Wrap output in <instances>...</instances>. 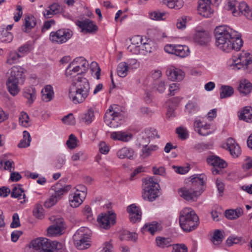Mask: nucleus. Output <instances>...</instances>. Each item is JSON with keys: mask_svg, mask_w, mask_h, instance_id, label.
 I'll list each match as a JSON object with an SVG mask.
<instances>
[{"mask_svg": "<svg viewBox=\"0 0 252 252\" xmlns=\"http://www.w3.org/2000/svg\"><path fill=\"white\" fill-rule=\"evenodd\" d=\"M206 161L207 163L212 166L213 167L224 168L227 166V163L224 160L215 155L209 156L207 158Z\"/></svg>", "mask_w": 252, "mask_h": 252, "instance_id": "nucleus-22", "label": "nucleus"}, {"mask_svg": "<svg viewBox=\"0 0 252 252\" xmlns=\"http://www.w3.org/2000/svg\"><path fill=\"white\" fill-rule=\"evenodd\" d=\"M172 168L174 169L175 172L180 174H185L189 172V166L183 167L173 165Z\"/></svg>", "mask_w": 252, "mask_h": 252, "instance_id": "nucleus-60", "label": "nucleus"}, {"mask_svg": "<svg viewBox=\"0 0 252 252\" xmlns=\"http://www.w3.org/2000/svg\"><path fill=\"white\" fill-rule=\"evenodd\" d=\"M24 69L19 66H14L10 70V74L7 82L6 86L10 94L13 96L19 92L18 86L19 79H22L24 73Z\"/></svg>", "mask_w": 252, "mask_h": 252, "instance_id": "nucleus-5", "label": "nucleus"}, {"mask_svg": "<svg viewBox=\"0 0 252 252\" xmlns=\"http://www.w3.org/2000/svg\"><path fill=\"white\" fill-rule=\"evenodd\" d=\"M199 223V218L192 209L186 208L180 212L179 224L184 231L190 232L195 230Z\"/></svg>", "mask_w": 252, "mask_h": 252, "instance_id": "nucleus-3", "label": "nucleus"}, {"mask_svg": "<svg viewBox=\"0 0 252 252\" xmlns=\"http://www.w3.org/2000/svg\"><path fill=\"white\" fill-rule=\"evenodd\" d=\"M161 229L160 224L157 222L154 221L150 223H146L141 229L143 233L149 232L151 234L154 235V233Z\"/></svg>", "mask_w": 252, "mask_h": 252, "instance_id": "nucleus-27", "label": "nucleus"}, {"mask_svg": "<svg viewBox=\"0 0 252 252\" xmlns=\"http://www.w3.org/2000/svg\"><path fill=\"white\" fill-rule=\"evenodd\" d=\"M133 154L134 152L132 149H128L126 147H124L118 151L117 152V156L121 159L125 158L132 159Z\"/></svg>", "mask_w": 252, "mask_h": 252, "instance_id": "nucleus-31", "label": "nucleus"}, {"mask_svg": "<svg viewBox=\"0 0 252 252\" xmlns=\"http://www.w3.org/2000/svg\"><path fill=\"white\" fill-rule=\"evenodd\" d=\"M23 139L19 143L18 146L20 148H27L30 145L32 140L30 134L26 130L23 131Z\"/></svg>", "mask_w": 252, "mask_h": 252, "instance_id": "nucleus-35", "label": "nucleus"}, {"mask_svg": "<svg viewBox=\"0 0 252 252\" xmlns=\"http://www.w3.org/2000/svg\"><path fill=\"white\" fill-rule=\"evenodd\" d=\"M116 214L112 211L101 213L97 217V220L100 227L108 229L116 223Z\"/></svg>", "mask_w": 252, "mask_h": 252, "instance_id": "nucleus-13", "label": "nucleus"}, {"mask_svg": "<svg viewBox=\"0 0 252 252\" xmlns=\"http://www.w3.org/2000/svg\"><path fill=\"white\" fill-rule=\"evenodd\" d=\"M234 69L243 68L248 72L252 71V56L249 53L241 54L237 60L234 61Z\"/></svg>", "mask_w": 252, "mask_h": 252, "instance_id": "nucleus-10", "label": "nucleus"}, {"mask_svg": "<svg viewBox=\"0 0 252 252\" xmlns=\"http://www.w3.org/2000/svg\"><path fill=\"white\" fill-rule=\"evenodd\" d=\"M22 55H20L15 51L11 52L9 55L7 60V63L9 64H12L16 63L18 59L22 57Z\"/></svg>", "mask_w": 252, "mask_h": 252, "instance_id": "nucleus-47", "label": "nucleus"}, {"mask_svg": "<svg viewBox=\"0 0 252 252\" xmlns=\"http://www.w3.org/2000/svg\"><path fill=\"white\" fill-rule=\"evenodd\" d=\"M210 5V3L204 0H199L198 6V13L204 17H210L213 14V10Z\"/></svg>", "mask_w": 252, "mask_h": 252, "instance_id": "nucleus-19", "label": "nucleus"}, {"mask_svg": "<svg viewBox=\"0 0 252 252\" xmlns=\"http://www.w3.org/2000/svg\"><path fill=\"white\" fill-rule=\"evenodd\" d=\"M156 50V46L150 40H147L146 42H144L141 46L142 54L145 55L147 53L154 52Z\"/></svg>", "mask_w": 252, "mask_h": 252, "instance_id": "nucleus-30", "label": "nucleus"}, {"mask_svg": "<svg viewBox=\"0 0 252 252\" xmlns=\"http://www.w3.org/2000/svg\"><path fill=\"white\" fill-rule=\"evenodd\" d=\"M73 32L69 29H60L50 34V40L53 43L63 44L72 36Z\"/></svg>", "mask_w": 252, "mask_h": 252, "instance_id": "nucleus-12", "label": "nucleus"}, {"mask_svg": "<svg viewBox=\"0 0 252 252\" xmlns=\"http://www.w3.org/2000/svg\"><path fill=\"white\" fill-rule=\"evenodd\" d=\"M211 146L212 145L210 143H201L196 144L194 148L199 152H201L210 149Z\"/></svg>", "mask_w": 252, "mask_h": 252, "instance_id": "nucleus-62", "label": "nucleus"}, {"mask_svg": "<svg viewBox=\"0 0 252 252\" xmlns=\"http://www.w3.org/2000/svg\"><path fill=\"white\" fill-rule=\"evenodd\" d=\"M186 109L189 113H192L198 111L199 108L196 102L190 101L186 104Z\"/></svg>", "mask_w": 252, "mask_h": 252, "instance_id": "nucleus-52", "label": "nucleus"}, {"mask_svg": "<svg viewBox=\"0 0 252 252\" xmlns=\"http://www.w3.org/2000/svg\"><path fill=\"white\" fill-rule=\"evenodd\" d=\"M78 140L76 136L73 134H71L66 141V145L69 149H73L77 147Z\"/></svg>", "mask_w": 252, "mask_h": 252, "instance_id": "nucleus-48", "label": "nucleus"}, {"mask_svg": "<svg viewBox=\"0 0 252 252\" xmlns=\"http://www.w3.org/2000/svg\"><path fill=\"white\" fill-rule=\"evenodd\" d=\"M75 23L81 29L82 32L86 33H94L98 29L96 25L89 19H85L83 21L77 20Z\"/></svg>", "mask_w": 252, "mask_h": 252, "instance_id": "nucleus-16", "label": "nucleus"}, {"mask_svg": "<svg viewBox=\"0 0 252 252\" xmlns=\"http://www.w3.org/2000/svg\"><path fill=\"white\" fill-rule=\"evenodd\" d=\"M145 186L142 192L143 199L153 201L158 196L159 193V184L157 183L155 177H151L144 179Z\"/></svg>", "mask_w": 252, "mask_h": 252, "instance_id": "nucleus-6", "label": "nucleus"}, {"mask_svg": "<svg viewBox=\"0 0 252 252\" xmlns=\"http://www.w3.org/2000/svg\"><path fill=\"white\" fill-rule=\"evenodd\" d=\"M154 88L159 93H163L166 89V84L164 81L156 80L154 83Z\"/></svg>", "mask_w": 252, "mask_h": 252, "instance_id": "nucleus-46", "label": "nucleus"}, {"mask_svg": "<svg viewBox=\"0 0 252 252\" xmlns=\"http://www.w3.org/2000/svg\"><path fill=\"white\" fill-rule=\"evenodd\" d=\"M223 239V231L217 229L214 232L211 241L214 245L219 246L222 243Z\"/></svg>", "mask_w": 252, "mask_h": 252, "instance_id": "nucleus-36", "label": "nucleus"}, {"mask_svg": "<svg viewBox=\"0 0 252 252\" xmlns=\"http://www.w3.org/2000/svg\"><path fill=\"white\" fill-rule=\"evenodd\" d=\"M180 196L187 201H195L197 197L201 194L202 191L197 190L195 189L193 185L191 186L190 189L186 188H181L178 191Z\"/></svg>", "mask_w": 252, "mask_h": 252, "instance_id": "nucleus-14", "label": "nucleus"}, {"mask_svg": "<svg viewBox=\"0 0 252 252\" xmlns=\"http://www.w3.org/2000/svg\"><path fill=\"white\" fill-rule=\"evenodd\" d=\"M127 211L129 213L130 221L132 223H136L141 220L142 213L140 208L135 204H132L127 208Z\"/></svg>", "mask_w": 252, "mask_h": 252, "instance_id": "nucleus-17", "label": "nucleus"}, {"mask_svg": "<svg viewBox=\"0 0 252 252\" xmlns=\"http://www.w3.org/2000/svg\"><path fill=\"white\" fill-rule=\"evenodd\" d=\"M233 93L234 90L231 86L222 85L220 89V98L223 99L230 97Z\"/></svg>", "mask_w": 252, "mask_h": 252, "instance_id": "nucleus-33", "label": "nucleus"}, {"mask_svg": "<svg viewBox=\"0 0 252 252\" xmlns=\"http://www.w3.org/2000/svg\"><path fill=\"white\" fill-rule=\"evenodd\" d=\"M240 9L243 10L241 15L244 16L247 19L252 20V8H250L247 3L241 4Z\"/></svg>", "mask_w": 252, "mask_h": 252, "instance_id": "nucleus-44", "label": "nucleus"}, {"mask_svg": "<svg viewBox=\"0 0 252 252\" xmlns=\"http://www.w3.org/2000/svg\"><path fill=\"white\" fill-rule=\"evenodd\" d=\"M111 137L114 140H118L126 142L129 141L132 138V134L126 133L122 131H117L112 132Z\"/></svg>", "mask_w": 252, "mask_h": 252, "instance_id": "nucleus-29", "label": "nucleus"}, {"mask_svg": "<svg viewBox=\"0 0 252 252\" xmlns=\"http://www.w3.org/2000/svg\"><path fill=\"white\" fill-rule=\"evenodd\" d=\"M158 147L157 145H151L150 146L145 145L142 147V156L144 158L149 157L153 152L157 151Z\"/></svg>", "mask_w": 252, "mask_h": 252, "instance_id": "nucleus-39", "label": "nucleus"}, {"mask_svg": "<svg viewBox=\"0 0 252 252\" xmlns=\"http://www.w3.org/2000/svg\"><path fill=\"white\" fill-rule=\"evenodd\" d=\"M226 146L227 149L233 158H237L240 155L241 148L233 138L230 137L227 139Z\"/></svg>", "mask_w": 252, "mask_h": 252, "instance_id": "nucleus-18", "label": "nucleus"}, {"mask_svg": "<svg viewBox=\"0 0 252 252\" xmlns=\"http://www.w3.org/2000/svg\"><path fill=\"white\" fill-rule=\"evenodd\" d=\"M62 181L52 187V189L55 192L44 202L46 208H50L54 206L58 200H60L63 195L66 193L71 188L69 185H62Z\"/></svg>", "mask_w": 252, "mask_h": 252, "instance_id": "nucleus-7", "label": "nucleus"}, {"mask_svg": "<svg viewBox=\"0 0 252 252\" xmlns=\"http://www.w3.org/2000/svg\"><path fill=\"white\" fill-rule=\"evenodd\" d=\"M165 12L155 11L149 13V17L150 19L154 20H163V17L165 15Z\"/></svg>", "mask_w": 252, "mask_h": 252, "instance_id": "nucleus-55", "label": "nucleus"}, {"mask_svg": "<svg viewBox=\"0 0 252 252\" xmlns=\"http://www.w3.org/2000/svg\"><path fill=\"white\" fill-rule=\"evenodd\" d=\"M63 228V221L62 219H60L57 224H54L48 228V235L50 237L60 235L62 234Z\"/></svg>", "mask_w": 252, "mask_h": 252, "instance_id": "nucleus-21", "label": "nucleus"}, {"mask_svg": "<svg viewBox=\"0 0 252 252\" xmlns=\"http://www.w3.org/2000/svg\"><path fill=\"white\" fill-rule=\"evenodd\" d=\"M20 226L19 218L17 213H14L12 216V221L10 224L11 228H17Z\"/></svg>", "mask_w": 252, "mask_h": 252, "instance_id": "nucleus-63", "label": "nucleus"}, {"mask_svg": "<svg viewBox=\"0 0 252 252\" xmlns=\"http://www.w3.org/2000/svg\"><path fill=\"white\" fill-rule=\"evenodd\" d=\"M127 49L128 52L131 53L133 54L138 55L142 54L141 47L138 45H134L133 44L129 45Z\"/></svg>", "mask_w": 252, "mask_h": 252, "instance_id": "nucleus-57", "label": "nucleus"}, {"mask_svg": "<svg viewBox=\"0 0 252 252\" xmlns=\"http://www.w3.org/2000/svg\"><path fill=\"white\" fill-rule=\"evenodd\" d=\"M90 91V84L88 80L83 77L73 82L69 90V97L75 104L82 103L88 96Z\"/></svg>", "mask_w": 252, "mask_h": 252, "instance_id": "nucleus-2", "label": "nucleus"}, {"mask_svg": "<svg viewBox=\"0 0 252 252\" xmlns=\"http://www.w3.org/2000/svg\"><path fill=\"white\" fill-rule=\"evenodd\" d=\"M94 119V110L93 108L89 109L81 116V120L86 125L90 124Z\"/></svg>", "mask_w": 252, "mask_h": 252, "instance_id": "nucleus-32", "label": "nucleus"}, {"mask_svg": "<svg viewBox=\"0 0 252 252\" xmlns=\"http://www.w3.org/2000/svg\"><path fill=\"white\" fill-rule=\"evenodd\" d=\"M81 61L82 62V66L85 68L84 69L85 70H87L89 64L85 59L82 57H77L74 59V60L69 63L65 70V74L67 78V81L70 84V85L73 84V82H76L83 77L82 74H77L70 70V68L74 66V65L76 64V63H81Z\"/></svg>", "mask_w": 252, "mask_h": 252, "instance_id": "nucleus-9", "label": "nucleus"}, {"mask_svg": "<svg viewBox=\"0 0 252 252\" xmlns=\"http://www.w3.org/2000/svg\"><path fill=\"white\" fill-rule=\"evenodd\" d=\"M128 65L126 62L120 63L117 66V73L121 77H125L127 74Z\"/></svg>", "mask_w": 252, "mask_h": 252, "instance_id": "nucleus-40", "label": "nucleus"}, {"mask_svg": "<svg viewBox=\"0 0 252 252\" xmlns=\"http://www.w3.org/2000/svg\"><path fill=\"white\" fill-rule=\"evenodd\" d=\"M238 90L241 94L247 95L250 93L252 90V84L247 79L242 80L240 82Z\"/></svg>", "mask_w": 252, "mask_h": 252, "instance_id": "nucleus-26", "label": "nucleus"}, {"mask_svg": "<svg viewBox=\"0 0 252 252\" xmlns=\"http://www.w3.org/2000/svg\"><path fill=\"white\" fill-rule=\"evenodd\" d=\"M183 5L182 0H169L167 2V6L170 8L176 9H180Z\"/></svg>", "mask_w": 252, "mask_h": 252, "instance_id": "nucleus-50", "label": "nucleus"}, {"mask_svg": "<svg viewBox=\"0 0 252 252\" xmlns=\"http://www.w3.org/2000/svg\"><path fill=\"white\" fill-rule=\"evenodd\" d=\"M88 158V156L83 151H79L74 153L71 157V159L76 161L78 160L85 161Z\"/></svg>", "mask_w": 252, "mask_h": 252, "instance_id": "nucleus-53", "label": "nucleus"}, {"mask_svg": "<svg viewBox=\"0 0 252 252\" xmlns=\"http://www.w3.org/2000/svg\"><path fill=\"white\" fill-rule=\"evenodd\" d=\"M42 99L45 102L51 101L54 96L53 87L51 85H46L41 91Z\"/></svg>", "mask_w": 252, "mask_h": 252, "instance_id": "nucleus-28", "label": "nucleus"}, {"mask_svg": "<svg viewBox=\"0 0 252 252\" xmlns=\"http://www.w3.org/2000/svg\"><path fill=\"white\" fill-rule=\"evenodd\" d=\"M194 40L200 45H205L210 41V35L206 31H198L194 35Z\"/></svg>", "mask_w": 252, "mask_h": 252, "instance_id": "nucleus-23", "label": "nucleus"}, {"mask_svg": "<svg viewBox=\"0 0 252 252\" xmlns=\"http://www.w3.org/2000/svg\"><path fill=\"white\" fill-rule=\"evenodd\" d=\"M238 117L240 120L247 123H252V107L250 106L243 107L239 111Z\"/></svg>", "mask_w": 252, "mask_h": 252, "instance_id": "nucleus-24", "label": "nucleus"}, {"mask_svg": "<svg viewBox=\"0 0 252 252\" xmlns=\"http://www.w3.org/2000/svg\"><path fill=\"white\" fill-rule=\"evenodd\" d=\"M187 22V17L182 16L177 20L176 23L177 28L179 29H183L186 28V24Z\"/></svg>", "mask_w": 252, "mask_h": 252, "instance_id": "nucleus-64", "label": "nucleus"}, {"mask_svg": "<svg viewBox=\"0 0 252 252\" xmlns=\"http://www.w3.org/2000/svg\"><path fill=\"white\" fill-rule=\"evenodd\" d=\"M33 214L37 218H42L43 216V208L41 204H36L33 210Z\"/></svg>", "mask_w": 252, "mask_h": 252, "instance_id": "nucleus-51", "label": "nucleus"}, {"mask_svg": "<svg viewBox=\"0 0 252 252\" xmlns=\"http://www.w3.org/2000/svg\"><path fill=\"white\" fill-rule=\"evenodd\" d=\"M206 177L203 174L197 175V177H193L191 179L192 185L194 187L195 184H198L200 186H202L204 185Z\"/></svg>", "mask_w": 252, "mask_h": 252, "instance_id": "nucleus-49", "label": "nucleus"}, {"mask_svg": "<svg viewBox=\"0 0 252 252\" xmlns=\"http://www.w3.org/2000/svg\"><path fill=\"white\" fill-rule=\"evenodd\" d=\"M25 29L23 30L25 32H28L27 30H31L34 27L36 24V18L33 15L28 16L25 18Z\"/></svg>", "mask_w": 252, "mask_h": 252, "instance_id": "nucleus-38", "label": "nucleus"}, {"mask_svg": "<svg viewBox=\"0 0 252 252\" xmlns=\"http://www.w3.org/2000/svg\"><path fill=\"white\" fill-rule=\"evenodd\" d=\"M13 38L11 32L7 30H2L0 34V39L2 42H10Z\"/></svg>", "mask_w": 252, "mask_h": 252, "instance_id": "nucleus-45", "label": "nucleus"}, {"mask_svg": "<svg viewBox=\"0 0 252 252\" xmlns=\"http://www.w3.org/2000/svg\"><path fill=\"white\" fill-rule=\"evenodd\" d=\"M214 32L216 45L223 51H238L243 45L240 33L229 26H218L215 28Z\"/></svg>", "mask_w": 252, "mask_h": 252, "instance_id": "nucleus-1", "label": "nucleus"}, {"mask_svg": "<svg viewBox=\"0 0 252 252\" xmlns=\"http://www.w3.org/2000/svg\"><path fill=\"white\" fill-rule=\"evenodd\" d=\"M156 242L157 246L160 248L164 249L171 246V239L170 238L157 237Z\"/></svg>", "mask_w": 252, "mask_h": 252, "instance_id": "nucleus-34", "label": "nucleus"}, {"mask_svg": "<svg viewBox=\"0 0 252 252\" xmlns=\"http://www.w3.org/2000/svg\"><path fill=\"white\" fill-rule=\"evenodd\" d=\"M210 128L209 124H206L201 125V127L197 129V132L201 135L206 136L210 134L211 132L209 130Z\"/></svg>", "mask_w": 252, "mask_h": 252, "instance_id": "nucleus-56", "label": "nucleus"}, {"mask_svg": "<svg viewBox=\"0 0 252 252\" xmlns=\"http://www.w3.org/2000/svg\"><path fill=\"white\" fill-rule=\"evenodd\" d=\"M172 252H188V248L183 244L173 245Z\"/></svg>", "mask_w": 252, "mask_h": 252, "instance_id": "nucleus-59", "label": "nucleus"}, {"mask_svg": "<svg viewBox=\"0 0 252 252\" xmlns=\"http://www.w3.org/2000/svg\"><path fill=\"white\" fill-rule=\"evenodd\" d=\"M30 247L32 248L35 252H66L63 249L62 243L51 241L49 239L44 238H37L32 240Z\"/></svg>", "mask_w": 252, "mask_h": 252, "instance_id": "nucleus-4", "label": "nucleus"}, {"mask_svg": "<svg viewBox=\"0 0 252 252\" xmlns=\"http://www.w3.org/2000/svg\"><path fill=\"white\" fill-rule=\"evenodd\" d=\"M176 132L178 133L179 137L182 140L187 138L188 133L186 129L183 127H179L176 128Z\"/></svg>", "mask_w": 252, "mask_h": 252, "instance_id": "nucleus-61", "label": "nucleus"}, {"mask_svg": "<svg viewBox=\"0 0 252 252\" xmlns=\"http://www.w3.org/2000/svg\"><path fill=\"white\" fill-rule=\"evenodd\" d=\"M89 231L87 227H82L73 235L74 244L78 249L83 250L91 246L90 236L88 233Z\"/></svg>", "mask_w": 252, "mask_h": 252, "instance_id": "nucleus-8", "label": "nucleus"}, {"mask_svg": "<svg viewBox=\"0 0 252 252\" xmlns=\"http://www.w3.org/2000/svg\"><path fill=\"white\" fill-rule=\"evenodd\" d=\"M166 74L168 78L172 81H181L185 76V73L181 69L174 66H171L167 69Z\"/></svg>", "mask_w": 252, "mask_h": 252, "instance_id": "nucleus-20", "label": "nucleus"}, {"mask_svg": "<svg viewBox=\"0 0 252 252\" xmlns=\"http://www.w3.org/2000/svg\"><path fill=\"white\" fill-rule=\"evenodd\" d=\"M21 186L20 185H18L13 188L11 193V196L12 197L17 198L19 199L22 198L21 196L23 195V198H25L26 195L24 193H23L24 190L22 189Z\"/></svg>", "mask_w": 252, "mask_h": 252, "instance_id": "nucleus-42", "label": "nucleus"}, {"mask_svg": "<svg viewBox=\"0 0 252 252\" xmlns=\"http://www.w3.org/2000/svg\"><path fill=\"white\" fill-rule=\"evenodd\" d=\"M84 190H79L78 189L69 195V202L71 207L76 208L83 202L86 196V189L83 187Z\"/></svg>", "mask_w": 252, "mask_h": 252, "instance_id": "nucleus-15", "label": "nucleus"}, {"mask_svg": "<svg viewBox=\"0 0 252 252\" xmlns=\"http://www.w3.org/2000/svg\"><path fill=\"white\" fill-rule=\"evenodd\" d=\"M62 121L64 124L69 125H74L75 124V119L71 113L63 117Z\"/></svg>", "mask_w": 252, "mask_h": 252, "instance_id": "nucleus-58", "label": "nucleus"}, {"mask_svg": "<svg viewBox=\"0 0 252 252\" xmlns=\"http://www.w3.org/2000/svg\"><path fill=\"white\" fill-rule=\"evenodd\" d=\"M29 116L28 114L24 112L21 113L19 117V123L25 127H27L29 126Z\"/></svg>", "mask_w": 252, "mask_h": 252, "instance_id": "nucleus-54", "label": "nucleus"}, {"mask_svg": "<svg viewBox=\"0 0 252 252\" xmlns=\"http://www.w3.org/2000/svg\"><path fill=\"white\" fill-rule=\"evenodd\" d=\"M120 238L122 241L132 240L136 241L137 239V235L135 233H131L128 231L124 230L120 235Z\"/></svg>", "mask_w": 252, "mask_h": 252, "instance_id": "nucleus-41", "label": "nucleus"}, {"mask_svg": "<svg viewBox=\"0 0 252 252\" xmlns=\"http://www.w3.org/2000/svg\"><path fill=\"white\" fill-rule=\"evenodd\" d=\"M226 242L228 246H231L233 244H243L246 243L243 237L234 236L229 237Z\"/></svg>", "mask_w": 252, "mask_h": 252, "instance_id": "nucleus-43", "label": "nucleus"}, {"mask_svg": "<svg viewBox=\"0 0 252 252\" xmlns=\"http://www.w3.org/2000/svg\"><path fill=\"white\" fill-rule=\"evenodd\" d=\"M174 54L181 58H184L189 54L188 47L183 45H176Z\"/></svg>", "mask_w": 252, "mask_h": 252, "instance_id": "nucleus-37", "label": "nucleus"}, {"mask_svg": "<svg viewBox=\"0 0 252 252\" xmlns=\"http://www.w3.org/2000/svg\"><path fill=\"white\" fill-rule=\"evenodd\" d=\"M123 116L122 114L113 110V108L111 106L106 112L104 116L105 123L110 127H117L121 124L119 121L122 120Z\"/></svg>", "mask_w": 252, "mask_h": 252, "instance_id": "nucleus-11", "label": "nucleus"}, {"mask_svg": "<svg viewBox=\"0 0 252 252\" xmlns=\"http://www.w3.org/2000/svg\"><path fill=\"white\" fill-rule=\"evenodd\" d=\"M246 3L245 1L238 2L236 0L229 1L228 2V9L231 11L235 16H241L243 10L240 9L241 4Z\"/></svg>", "mask_w": 252, "mask_h": 252, "instance_id": "nucleus-25", "label": "nucleus"}]
</instances>
